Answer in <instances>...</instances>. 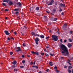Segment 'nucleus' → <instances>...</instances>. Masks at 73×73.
I'll return each instance as SVG.
<instances>
[{"instance_id":"f257e3e1","label":"nucleus","mask_w":73,"mask_h":73,"mask_svg":"<svg viewBox=\"0 0 73 73\" xmlns=\"http://www.w3.org/2000/svg\"><path fill=\"white\" fill-rule=\"evenodd\" d=\"M61 48L62 50H61V53L62 55L66 56L69 55V51L68 48L64 44H62Z\"/></svg>"},{"instance_id":"f03ea898","label":"nucleus","mask_w":73,"mask_h":73,"mask_svg":"<svg viewBox=\"0 0 73 73\" xmlns=\"http://www.w3.org/2000/svg\"><path fill=\"white\" fill-rule=\"evenodd\" d=\"M52 40L53 41H58V36L55 35H52Z\"/></svg>"},{"instance_id":"7ed1b4c3","label":"nucleus","mask_w":73,"mask_h":73,"mask_svg":"<svg viewBox=\"0 0 73 73\" xmlns=\"http://www.w3.org/2000/svg\"><path fill=\"white\" fill-rule=\"evenodd\" d=\"M39 40L40 39H39V38H38V37L35 39V43L37 45L38 44V41H39Z\"/></svg>"},{"instance_id":"20e7f679","label":"nucleus","mask_w":73,"mask_h":73,"mask_svg":"<svg viewBox=\"0 0 73 73\" xmlns=\"http://www.w3.org/2000/svg\"><path fill=\"white\" fill-rule=\"evenodd\" d=\"M31 53L33 54H35L36 55H38L39 54V53L38 52H35L34 51H31Z\"/></svg>"},{"instance_id":"39448f33","label":"nucleus","mask_w":73,"mask_h":73,"mask_svg":"<svg viewBox=\"0 0 73 73\" xmlns=\"http://www.w3.org/2000/svg\"><path fill=\"white\" fill-rule=\"evenodd\" d=\"M4 32L6 35H10V33H8V31H5Z\"/></svg>"},{"instance_id":"423d86ee","label":"nucleus","mask_w":73,"mask_h":73,"mask_svg":"<svg viewBox=\"0 0 73 73\" xmlns=\"http://www.w3.org/2000/svg\"><path fill=\"white\" fill-rule=\"evenodd\" d=\"M17 50H16V52H19V51H21L22 50L21 49V48L20 47H18L17 48Z\"/></svg>"},{"instance_id":"0eeeda50","label":"nucleus","mask_w":73,"mask_h":73,"mask_svg":"<svg viewBox=\"0 0 73 73\" xmlns=\"http://www.w3.org/2000/svg\"><path fill=\"white\" fill-rule=\"evenodd\" d=\"M60 5L61 7H65V5L64 4H62V3H61Z\"/></svg>"},{"instance_id":"6e6552de","label":"nucleus","mask_w":73,"mask_h":73,"mask_svg":"<svg viewBox=\"0 0 73 73\" xmlns=\"http://www.w3.org/2000/svg\"><path fill=\"white\" fill-rule=\"evenodd\" d=\"M54 0H51V3L48 4V5H52V3H53Z\"/></svg>"},{"instance_id":"1a4fd4ad","label":"nucleus","mask_w":73,"mask_h":73,"mask_svg":"<svg viewBox=\"0 0 73 73\" xmlns=\"http://www.w3.org/2000/svg\"><path fill=\"white\" fill-rule=\"evenodd\" d=\"M12 64L13 65H16V64H17V62H16V61H14L12 62Z\"/></svg>"},{"instance_id":"9d476101","label":"nucleus","mask_w":73,"mask_h":73,"mask_svg":"<svg viewBox=\"0 0 73 73\" xmlns=\"http://www.w3.org/2000/svg\"><path fill=\"white\" fill-rule=\"evenodd\" d=\"M67 46L69 48H70L72 46V45L70 43H68Z\"/></svg>"},{"instance_id":"9b49d317","label":"nucleus","mask_w":73,"mask_h":73,"mask_svg":"<svg viewBox=\"0 0 73 73\" xmlns=\"http://www.w3.org/2000/svg\"><path fill=\"white\" fill-rule=\"evenodd\" d=\"M17 5H19V7H21V3L20 2H18L17 3Z\"/></svg>"},{"instance_id":"f8f14e48","label":"nucleus","mask_w":73,"mask_h":73,"mask_svg":"<svg viewBox=\"0 0 73 73\" xmlns=\"http://www.w3.org/2000/svg\"><path fill=\"white\" fill-rule=\"evenodd\" d=\"M9 5H13V2L12 1H10L9 3Z\"/></svg>"},{"instance_id":"ddd939ff","label":"nucleus","mask_w":73,"mask_h":73,"mask_svg":"<svg viewBox=\"0 0 73 73\" xmlns=\"http://www.w3.org/2000/svg\"><path fill=\"white\" fill-rule=\"evenodd\" d=\"M39 36L40 38H44L45 37V36L43 35H41Z\"/></svg>"},{"instance_id":"4468645a","label":"nucleus","mask_w":73,"mask_h":73,"mask_svg":"<svg viewBox=\"0 0 73 73\" xmlns=\"http://www.w3.org/2000/svg\"><path fill=\"white\" fill-rule=\"evenodd\" d=\"M9 0H3V2L5 3H8V2H9Z\"/></svg>"},{"instance_id":"2eb2a0df","label":"nucleus","mask_w":73,"mask_h":73,"mask_svg":"<svg viewBox=\"0 0 73 73\" xmlns=\"http://www.w3.org/2000/svg\"><path fill=\"white\" fill-rule=\"evenodd\" d=\"M31 35H33V36L34 35V36H36V35H35V33L34 32H33L31 33Z\"/></svg>"},{"instance_id":"dca6fc26","label":"nucleus","mask_w":73,"mask_h":73,"mask_svg":"<svg viewBox=\"0 0 73 73\" xmlns=\"http://www.w3.org/2000/svg\"><path fill=\"white\" fill-rule=\"evenodd\" d=\"M29 10L30 11H33V7H32L30 8L29 9Z\"/></svg>"},{"instance_id":"f3484780","label":"nucleus","mask_w":73,"mask_h":73,"mask_svg":"<svg viewBox=\"0 0 73 73\" xmlns=\"http://www.w3.org/2000/svg\"><path fill=\"white\" fill-rule=\"evenodd\" d=\"M19 11V8H17V9H14V11Z\"/></svg>"},{"instance_id":"a211bd4d","label":"nucleus","mask_w":73,"mask_h":73,"mask_svg":"<svg viewBox=\"0 0 73 73\" xmlns=\"http://www.w3.org/2000/svg\"><path fill=\"white\" fill-rule=\"evenodd\" d=\"M39 9H40V8H39V7H37L35 9V10L36 11H38V10H39Z\"/></svg>"},{"instance_id":"6ab92c4d","label":"nucleus","mask_w":73,"mask_h":73,"mask_svg":"<svg viewBox=\"0 0 73 73\" xmlns=\"http://www.w3.org/2000/svg\"><path fill=\"white\" fill-rule=\"evenodd\" d=\"M49 64L50 65H51V66H53V63H52V62H50L49 63Z\"/></svg>"},{"instance_id":"aec40b11","label":"nucleus","mask_w":73,"mask_h":73,"mask_svg":"<svg viewBox=\"0 0 73 73\" xmlns=\"http://www.w3.org/2000/svg\"><path fill=\"white\" fill-rule=\"evenodd\" d=\"M52 11L53 13H55V12L56 11V9H53Z\"/></svg>"},{"instance_id":"412c9836","label":"nucleus","mask_w":73,"mask_h":73,"mask_svg":"<svg viewBox=\"0 0 73 73\" xmlns=\"http://www.w3.org/2000/svg\"><path fill=\"white\" fill-rule=\"evenodd\" d=\"M44 18L45 20L46 21V20H47V17H46V16H44Z\"/></svg>"},{"instance_id":"4be33fe9","label":"nucleus","mask_w":73,"mask_h":73,"mask_svg":"<svg viewBox=\"0 0 73 73\" xmlns=\"http://www.w3.org/2000/svg\"><path fill=\"white\" fill-rule=\"evenodd\" d=\"M69 42H72V40L70 38H69Z\"/></svg>"},{"instance_id":"5701e85b","label":"nucleus","mask_w":73,"mask_h":73,"mask_svg":"<svg viewBox=\"0 0 73 73\" xmlns=\"http://www.w3.org/2000/svg\"><path fill=\"white\" fill-rule=\"evenodd\" d=\"M22 62L23 64H24L25 62V60H22Z\"/></svg>"},{"instance_id":"b1692460","label":"nucleus","mask_w":73,"mask_h":73,"mask_svg":"<svg viewBox=\"0 0 73 73\" xmlns=\"http://www.w3.org/2000/svg\"><path fill=\"white\" fill-rule=\"evenodd\" d=\"M68 72L69 73H71V70H68Z\"/></svg>"},{"instance_id":"393cba45","label":"nucleus","mask_w":73,"mask_h":73,"mask_svg":"<svg viewBox=\"0 0 73 73\" xmlns=\"http://www.w3.org/2000/svg\"><path fill=\"white\" fill-rule=\"evenodd\" d=\"M13 54V52H11L10 53V55H12V54Z\"/></svg>"},{"instance_id":"a878e982","label":"nucleus","mask_w":73,"mask_h":73,"mask_svg":"<svg viewBox=\"0 0 73 73\" xmlns=\"http://www.w3.org/2000/svg\"><path fill=\"white\" fill-rule=\"evenodd\" d=\"M72 68V67L71 66H69V67H68V69H71Z\"/></svg>"},{"instance_id":"bb28decb","label":"nucleus","mask_w":73,"mask_h":73,"mask_svg":"<svg viewBox=\"0 0 73 73\" xmlns=\"http://www.w3.org/2000/svg\"><path fill=\"white\" fill-rule=\"evenodd\" d=\"M12 68H15L16 67V66L13 65L12 66Z\"/></svg>"},{"instance_id":"cd10ccee","label":"nucleus","mask_w":73,"mask_h":73,"mask_svg":"<svg viewBox=\"0 0 73 73\" xmlns=\"http://www.w3.org/2000/svg\"><path fill=\"white\" fill-rule=\"evenodd\" d=\"M54 21H56V20H57V18H55L54 19Z\"/></svg>"},{"instance_id":"c85d7f7f","label":"nucleus","mask_w":73,"mask_h":73,"mask_svg":"<svg viewBox=\"0 0 73 73\" xmlns=\"http://www.w3.org/2000/svg\"><path fill=\"white\" fill-rule=\"evenodd\" d=\"M65 26H68V25L66 24H64V25L63 26V27H65Z\"/></svg>"},{"instance_id":"c756f323","label":"nucleus","mask_w":73,"mask_h":73,"mask_svg":"<svg viewBox=\"0 0 73 73\" xmlns=\"http://www.w3.org/2000/svg\"><path fill=\"white\" fill-rule=\"evenodd\" d=\"M57 66H55V67H54V69H56H56H57Z\"/></svg>"},{"instance_id":"7c9ffc66","label":"nucleus","mask_w":73,"mask_h":73,"mask_svg":"<svg viewBox=\"0 0 73 73\" xmlns=\"http://www.w3.org/2000/svg\"><path fill=\"white\" fill-rule=\"evenodd\" d=\"M45 56H46L47 57H48L49 56V54H48L46 53L45 54Z\"/></svg>"},{"instance_id":"2f4dec72","label":"nucleus","mask_w":73,"mask_h":73,"mask_svg":"<svg viewBox=\"0 0 73 73\" xmlns=\"http://www.w3.org/2000/svg\"><path fill=\"white\" fill-rule=\"evenodd\" d=\"M2 4L4 6H6V5L5 3H2Z\"/></svg>"},{"instance_id":"473e14b6","label":"nucleus","mask_w":73,"mask_h":73,"mask_svg":"<svg viewBox=\"0 0 73 73\" xmlns=\"http://www.w3.org/2000/svg\"><path fill=\"white\" fill-rule=\"evenodd\" d=\"M35 62H36V61H35L34 62L32 63L33 65H35Z\"/></svg>"},{"instance_id":"72a5a7b5","label":"nucleus","mask_w":73,"mask_h":73,"mask_svg":"<svg viewBox=\"0 0 73 73\" xmlns=\"http://www.w3.org/2000/svg\"><path fill=\"white\" fill-rule=\"evenodd\" d=\"M24 67L23 66H20V68H24Z\"/></svg>"},{"instance_id":"f704fd0d","label":"nucleus","mask_w":73,"mask_h":73,"mask_svg":"<svg viewBox=\"0 0 73 73\" xmlns=\"http://www.w3.org/2000/svg\"><path fill=\"white\" fill-rule=\"evenodd\" d=\"M50 56H54V54H52L51 53H50Z\"/></svg>"},{"instance_id":"c9c22d12","label":"nucleus","mask_w":73,"mask_h":73,"mask_svg":"<svg viewBox=\"0 0 73 73\" xmlns=\"http://www.w3.org/2000/svg\"><path fill=\"white\" fill-rule=\"evenodd\" d=\"M56 72L57 73H58V72H59V71L57 69L56 70Z\"/></svg>"},{"instance_id":"e433bc0d","label":"nucleus","mask_w":73,"mask_h":73,"mask_svg":"<svg viewBox=\"0 0 73 73\" xmlns=\"http://www.w3.org/2000/svg\"><path fill=\"white\" fill-rule=\"evenodd\" d=\"M23 46H26V45L25 44V43H23Z\"/></svg>"},{"instance_id":"4c0bfd02","label":"nucleus","mask_w":73,"mask_h":73,"mask_svg":"<svg viewBox=\"0 0 73 73\" xmlns=\"http://www.w3.org/2000/svg\"><path fill=\"white\" fill-rule=\"evenodd\" d=\"M16 15H18L19 14V12L17 11L15 13Z\"/></svg>"},{"instance_id":"58836bf2","label":"nucleus","mask_w":73,"mask_h":73,"mask_svg":"<svg viewBox=\"0 0 73 73\" xmlns=\"http://www.w3.org/2000/svg\"><path fill=\"white\" fill-rule=\"evenodd\" d=\"M7 40H11V38L9 37H8L7 38Z\"/></svg>"},{"instance_id":"ea45409f","label":"nucleus","mask_w":73,"mask_h":73,"mask_svg":"<svg viewBox=\"0 0 73 73\" xmlns=\"http://www.w3.org/2000/svg\"><path fill=\"white\" fill-rule=\"evenodd\" d=\"M66 41H67V40H66L65 39L64 40V43H65V42H66Z\"/></svg>"},{"instance_id":"a19ab883","label":"nucleus","mask_w":73,"mask_h":73,"mask_svg":"<svg viewBox=\"0 0 73 73\" xmlns=\"http://www.w3.org/2000/svg\"><path fill=\"white\" fill-rule=\"evenodd\" d=\"M70 34H72V33H73V31H70Z\"/></svg>"},{"instance_id":"79ce46f5","label":"nucleus","mask_w":73,"mask_h":73,"mask_svg":"<svg viewBox=\"0 0 73 73\" xmlns=\"http://www.w3.org/2000/svg\"><path fill=\"white\" fill-rule=\"evenodd\" d=\"M41 54L42 56H44V53H41Z\"/></svg>"},{"instance_id":"37998d69","label":"nucleus","mask_w":73,"mask_h":73,"mask_svg":"<svg viewBox=\"0 0 73 73\" xmlns=\"http://www.w3.org/2000/svg\"><path fill=\"white\" fill-rule=\"evenodd\" d=\"M60 9L59 10V12H62V9H61V8H60Z\"/></svg>"},{"instance_id":"c03bdc74","label":"nucleus","mask_w":73,"mask_h":73,"mask_svg":"<svg viewBox=\"0 0 73 73\" xmlns=\"http://www.w3.org/2000/svg\"><path fill=\"white\" fill-rule=\"evenodd\" d=\"M5 11H7V12H8V11H9L7 9H5Z\"/></svg>"},{"instance_id":"a18cd8bd","label":"nucleus","mask_w":73,"mask_h":73,"mask_svg":"<svg viewBox=\"0 0 73 73\" xmlns=\"http://www.w3.org/2000/svg\"><path fill=\"white\" fill-rule=\"evenodd\" d=\"M46 47L47 48H49V46H46Z\"/></svg>"},{"instance_id":"49530a36","label":"nucleus","mask_w":73,"mask_h":73,"mask_svg":"<svg viewBox=\"0 0 73 73\" xmlns=\"http://www.w3.org/2000/svg\"><path fill=\"white\" fill-rule=\"evenodd\" d=\"M36 36H38V37H39V36H40V35H38L37 34H36Z\"/></svg>"},{"instance_id":"de8ad7c7","label":"nucleus","mask_w":73,"mask_h":73,"mask_svg":"<svg viewBox=\"0 0 73 73\" xmlns=\"http://www.w3.org/2000/svg\"><path fill=\"white\" fill-rule=\"evenodd\" d=\"M14 34H15V35H17V33H16V32H14Z\"/></svg>"},{"instance_id":"09e8293b","label":"nucleus","mask_w":73,"mask_h":73,"mask_svg":"<svg viewBox=\"0 0 73 73\" xmlns=\"http://www.w3.org/2000/svg\"><path fill=\"white\" fill-rule=\"evenodd\" d=\"M60 42H62V39H60Z\"/></svg>"},{"instance_id":"8fccbe9b","label":"nucleus","mask_w":73,"mask_h":73,"mask_svg":"<svg viewBox=\"0 0 73 73\" xmlns=\"http://www.w3.org/2000/svg\"><path fill=\"white\" fill-rule=\"evenodd\" d=\"M67 66H64V68H67Z\"/></svg>"},{"instance_id":"3c124183","label":"nucleus","mask_w":73,"mask_h":73,"mask_svg":"<svg viewBox=\"0 0 73 73\" xmlns=\"http://www.w3.org/2000/svg\"><path fill=\"white\" fill-rule=\"evenodd\" d=\"M26 26H27V25H25L24 26V28H25L27 29V27H26Z\"/></svg>"},{"instance_id":"603ef678","label":"nucleus","mask_w":73,"mask_h":73,"mask_svg":"<svg viewBox=\"0 0 73 73\" xmlns=\"http://www.w3.org/2000/svg\"><path fill=\"white\" fill-rule=\"evenodd\" d=\"M48 25H51V23L49 22L48 23Z\"/></svg>"},{"instance_id":"864d4df0","label":"nucleus","mask_w":73,"mask_h":73,"mask_svg":"<svg viewBox=\"0 0 73 73\" xmlns=\"http://www.w3.org/2000/svg\"><path fill=\"white\" fill-rule=\"evenodd\" d=\"M68 63L69 64V65H70V66H71L72 65V64H71L70 63V62H68Z\"/></svg>"},{"instance_id":"5fc2aeb1","label":"nucleus","mask_w":73,"mask_h":73,"mask_svg":"<svg viewBox=\"0 0 73 73\" xmlns=\"http://www.w3.org/2000/svg\"><path fill=\"white\" fill-rule=\"evenodd\" d=\"M11 39H12V40H14V38H13V37H11Z\"/></svg>"},{"instance_id":"6e6d98bb","label":"nucleus","mask_w":73,"mask_h":73,"mask_svg":"<svg viewBox=\"0 0 73 73\" xmlns=\"http://www.w3.org/2000/svg\"><path fill=\"white\" fill-rule=\"evenodd\" d=\"M49 38V36H48L47 37H46V39H48V38Z\"/></svg>"},{"instance_id":"4d7b16f0","label":"nucleus","mask_w":73,"mask_h":73,"mask_svg":"<svg viewBox=\"0 0 73 73\" xmlns=\"http://www.w3.org/2000/svg\"><path fill=\"white\" fill-rule=\"evenodd\" d=\"M46 12L47 13H50V12H49V11H46Z\"/></svg>"},{"instance_id":"13d9d810","label":"nucleus","mask_w":73,"mask_h":73,"mask_svg":"<svg viewBox=\"0 0 73 73\" xmlns=\"http://www.w3.org/2000/svg\"><path fill=\"white\" fill-rule=\"evenodd\" d=\"M61 15H64V12H62L61 13Z\"/></svg>"},{"instance_id":"bf43d9fd","label":"nucleus","mask_w":73,"mask_h":73,"mask_svg":"<svg viewBox=\"0 0 73 73\" xmlns=\"http://www.w3.org/2000/svg\"><path fill=\"white\" fill-rule=\"evenodd\" d=\"M22 57L23 58H24V56L23 55H22Z\"/></svg>"},{"instance_id":"052dcab7","label":"nucleus","mask_w":73,"mask_h":73,"mask_svg":"<svg viewBox=\"0 0 73 73\" xmlns=\"http://www.w3.org/2000/svg\"><path fill=\"white\" fill-rule=\"evenodd\" d=\"M49 69H47L46 70V72H48V71H49Z\"/></svg>"},{"instance_id":"680f3d73","label":"nucleus","mask_w":73,"mask_h":73,"mask_svg":"<svg viewBox=\"0 0 73 73\" xmlns=\"http://www.w3.org/2000/svg\"><path fill=\"white\" fill-rule=\"evenodd\" d=\"M70 61H71V60H68V62H70Z\"/></svg>"},{"instance_id":"e2e57ef3","label":"nucleus","mask_w":73,"mask_h":73,"mask_svg":"<svg viewBox=\"0 0 73 73\" xmlns=\"http://www.w3.org/2000/svg\"><path fill=\"white\" fill-rule=\"evenodd\" d=\"M35 68H36L37 69H38V66H35Z\"/></svg>"},{"instance_id":"0e129e2a","label":"nucleus","mask_w":73,"mask_h":73,"mask_svg":"<svg viewBox=\"0 0 73 73\" xmlns=\"http://www.w3.org/2000/svg\"><path fill=\"white\" fill-rule=\"evenodd\" d=\"M38 73H42V72L41 71H40Z\"/></svg>"},{"instance_id":"69168bd1","label":"nucleus","mask_w":73,"mask_h":73,"mask_svg":"<svg viewBox=\"0 0 73 73\" xmlns=\"http://www.w3.org/2000/svg\"><path fill=\"white\" fill-rule=\"evenodd\" d=\"M32 63H33V62H30V64H31V65H32Z\"/></svg>"},{"instance_id":"338daca9","label":"nucleus","mask_w":73,"mask_h":73,"mask_svg":"<svg viewBox=\"0 0 73 73\" xmlns=\"http://www.w3.org/2000/svg\"><path fill=\"white\" fill-rule=\"evenodd\" d=\"M27 57H30V55H27Z\"/></svg>"},{"instance_id":"774afa93","label":"nucleus","mask_w":73,"mask_h":73,"mask_svg":"<svg viewBox=\"0 0 73 73\" xmlns=\"http://www.w3.org/2000/svg\"><path fill=\"white\" fill-rule=\"evenodd\" d=\"M55 5H57V3L56 2V3H55Z\"/></svg>"}]
</instances>
